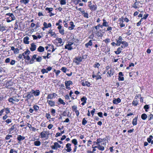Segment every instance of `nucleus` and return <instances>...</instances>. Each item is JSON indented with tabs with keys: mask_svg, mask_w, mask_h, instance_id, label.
Masks as SVG:
<instances>
[{
	"mask_svg": "<svg viewBox=\"0 0 153 153\" xmlns=\"http://www.w3.org/2000/svg\"><path fill=\"white\" fill-rule=\"evenodd\" d=\"M5 17L7 22H10L16 19L13 13H8L5 15Z\"/></svg>",
	"mask_w": 153,
	"mask_h": 153,
	"instance_id": "1",
	"label": "nucleus"
},
{
	"mask_svg": "<svg viewBox=\"0 0 153 153\" xmlns=\"http://www.w3.org/2000/svg\"><path fill=\"white\" fill-rule=\"evenodd\" d=\"M88 7H89L90 10L92 11H95L97 9V5L96 4H92L91 1L88 2Z\"/></svg>",
	"mask_w": 153,
	"mask_h": 153,
	"instance_id": "2",
	"label": "nucleus"
},
{
	"mask_svg": "<svg viewBox=\"0 0 153 153\" xmlns=\"http://www.w3.org/2000/svg\"><path fill=\"white\" fill-rule=\"evenodd\" d=\"M30 53V51L28 49H27L22 54H19L17 57L19 59V60H20L22 59L23 56L24 58V56L25 55H29Z\"/></svg>",
	"mask_w": 153,
	"mask_h": 153,
	"instance_id": "3",
	"label": "nucleus"
},
{
	"mask_svg": "<svg viewBox=\"0 0 153 153\" xmlns=\"http://www.w3.org/2000/svg\"><path fill=\"white\" fill-rule=\"evenodd\" d=\"M82 61L81 58L80 56L76 57L74 58L73 62L77 65H78Z\"/></svg>",
	"mask_w": 153,
	"mask_h": 153,
	"instance_id": "4",
	"label": "nucleus"
},
{
	"mask_svg": "<svg viewBox=\"0 0 153 153\" xmlns=\"http://www.w3.org/2000/svg\"><path fill=\"white\" fill-rule=\"evenodd\" d=\"M65 84L66 88L68 90H70L71 89L70 85H72L73 82L71 80L66 81L65 82Z\"/></svg>",
	"mask_w": 153,
	"mask_h": 153,
	"instance_id": "5",
	"label": "nucleus"
},
{
	"mask_svg": "<svg viewBox=\"0 0 153 153\" xmlns=\"http://www.w3.org/2000/svg\"><path fill=\"white\" fill-rule=\"evenodd\" d=\"M32 93L31 92H27L26 93V95L24 97L23 96V98H26V99L25 100V101H27L29 100L30 99L31 97L33 96L32 94Z\"/></svg>",
	"mask_w": 153,
	"mask_h": 153,
	"instance_id": "6",
	"label": "nucleus"
},
{
	"mask_svg": "<svg viewBox=\"0 0 153 153\" xmlns=\"http://www.w3.org/2000/svg\"><path fill=\"white\" fill-rule=\"evenodd\" d=\"M71 108L72 111L75 112L76 116L78 117L79 114V111L77 110V106L74 105L72 106Z\"/></svg>",
	"mask_w": 153,
	"mask_h": 153,
	"instance_id": "7",
	"label": "nucleus"
},
{
	"mask_svg": "<svg viewBox=\"0 0 153 153\" xmlns=\"http://www.w3.org/2000/svg\"><path fill=\"white\" fill-rule=\"evenodd\" d=\"M123 38L121 36H119L118 38L117 37L116 39V45L117 46H120L123 41Z\"/></svg>",
	"mask_w": 153,
	"mask_h": 153,
	"instance_id": "8",
	"label": "nucleus"
},
{
	"mask_svg": "<svg viewBox=\"0 0 153 153\" xmlns=\"http://www.w3.org/2000/svg\"><path fill=\"white\" fill-rule=\"evenodd\" d=\"M58 26L57 28L59 30V33L62 35H64L65 34V30L64 27L62 26V25Z\"/></svg>",
	"mask_w": 153,
	"mask_h": 153,
	"instance_id": "9",
	"label": "nucleus"
},
{
	"mask_svg": "<svg viewBox=\"0 0 153 153\" xmlns=\"http://www.w3.org/2000/svg\"><path fill=\"white\" fill-rule=\"evenodd\" d=\"M44 27H42V29L43 30H45L46 28L51 27L52 26L51 24L50 23H49L48 24L45 22H44L43 23Z\"/></svg>",
	"mask_w": 153,
	"mask_h": 153,
	"instance_id": "10",
	"label": "nucleus"
},
{
	"mask_svg": "<svg viewBox=\"0 0 153 153\" xmlns=\"http://www.w3.org/2000/svg\"><path fill=\"white\" fill-rule=\"evenodd\" d=\"M52 69V68L51 67L49 66L46 69L42 68L41 70V72L43 74L45 73H47L48 71H51Z\"/></svg>",
	"mask_w": 153,
	"mask_h": 153,
	"instance_id": "11",
	"label": "nucleus"
},
{
	"mask_svg": "<svg viewBox=\"0 0 153 153\" xmlns=\"http://www.w3.org/2000/svg\"><path fill=\"white\" fill-rule=\"evenodd\" d=\"M61 147V146L57 142H55L54 143V145L51 146V147L52 149L57 150L58 148H60Z\"/></svg>",
	"mask_w": 153,
	"mask_h": 153,
	"instance_id": "12",
	"label": "nucleus"
},
{
	"mask_svg": "<svg viewBox=\"0 0 153 153\" xmlns=\"http://www.w3.org/2000/svg\"><path fill=\"white\" fill-rule=\"evenodd\" d=\"M47 131H43L40 133L41 138H45L47 139L48 138V134H47Z\"/></svg>",
	"mask_w": 153,
	"mask_h": 153,
	"instance_id": "13",
	"label": "nucleus"
},
{
	"mask_svg": "<svg viewBox=\"0 0 153 153\" xmlns=\"http://www.w3.org/2000/svg\"><path fill=\"white\" fill-rule=\"evenodd\" d=\"M25 137L22 136L21 135H19L17 136V139L19 143L20 144L22 143L21 141L25 139Z\"/></svg>",
	"mask_w": 153,
	"mask_h": 153,
	"instance_id": "14",
	"label": "nucleus"
},
{
	"mask_svg": "<svg viewBox=\"0 0 153 153\" xmlns=\"http://www.w3.org/2000/svg\"><path fill=\"white\" fill-rule=\"evenodd\" d=\"M100 73L99 71L97 74V75H95L94 74V72H93V74L92 75V77L93 78H95V79L96 80H98L99 79H101L102 78L100 75H99V74Z\"/></svg>",
	"mask_w": 153,
	"mask_h": 153,
	"instance_id": "15",
	"label": "nucleus"
},
{
	"mask_svg": "<svg viewBox=\"0 0 153 153\" xmlns=\"http://www.w3.org/2000/svg\"><path fill=\"white\" fill-rule=\"evenodd\" d=\"M124 74L122 72H120L118 73V80L119 81H123L124 80V78L123 77Z\"/></svg>",
	"mask_w": 153,
	"mask_h": 153,
	"instance_id": "16",
	"label": "nucleus"
},
{
	"mask_svg": "<svg viewBox=\"0 0 153 153\" xmlns=\"http://www.w3.org/2000/svg\"><path fill=\"white\" fill-rule=\"evenodd\" d=\"M13 84V82L12 80H10L8 81L6 84V87L7 88H10V86H12Z\"/></svg>",
	"mask_w": 153,
	"mask_h": 153,
	"instance_id": "17",
	"label": "nucleus"
},
{
	"mask_svg": "<svg viewBox=\"0 0 153 153\" xmlns=\"http://www.w3.org/2000/svg\"><path fill=\"white\" fill-rule=\"evenodd\" d=\"M36 48V45L34 43H32L30 44V49L31 51L33 52L35 51Z\"/></svg>",
	"mask_w": 153,
	"mask_h": 153,
	"instance_id": "18",
	"label": "nucleus"
},
{
	"mask_svg": "<svg viewBox=\"0 0 153 153\" xmlns=\"http://www.w3.org/2000/svg\"><path fill=\"white\" fill-rule=\"evenodd\" d=\"M53 8L52 7L48 8V7H47L45 8V10L48 11V13H50V16H53L54 15V13L51 12L53 11Z\"/></svg>",
	"mask_w": 153,
	"mask_h": 153,
	"instance_id": "19",
	"label": "nucleus"
},
{
	"mask_svg": "<svg viewBox=\"0 0 153 153\" xmlns=\"http://www.w3.org/2000/svg\"><path fill=\"white\" fill-rule=\"evenodd\" d=\"M81 84L83 86H87L88 87H90L91 85L90 82L87 81H83L82 82Z\"/></svg>",
	"mask_w": 153,
	"mask_h": 153,
	"instance_id": "20",
	"label": "nucleus"
},
{
	"mask_svg": "<svg viewBox=\"0 0 153 153\" xmlns=\"http://www.w3.org/2000/svg\"><path fill=\"white\" fill-rule=\"evenodd\" d=\"M121 44H122V45L120 47L124 49L127 47L128 45V43L125 41H123Z\"/></svg>",
	"mask_w": 153,
	"mask_h": 153,
	"instance_id": "21",
	"label": "nucleus"
},
{
	"mask_svg": "<svg viewBox=\"0 0 153 153\" xmlns=\"http://www.w3.org/2000/svg\"><path fill=\"white\" fill-rule=\"evenodd\" d=\"M114 69L111 68L109 71H108L107 72V74H108L107 76V77H111L112 76L114 75Z\"/></svg>",
	"mask_w": 153,
	"mask_h": 153,
	"instance_id": "22",
	"label": "nucleus"
},
{
	"mask_svg": "<svg viewBox=\"0 0 153 153\" xmlns=\"http://www.w3.org/2000/svg\"><path fill=\"white\" fill-rule=\"evenodd\" d=\"M94 148H97L99 150L101 151H103L105 149L104 147L101 145L100 144H99L97 146H94Z\"/></svg>",
	"mask_w": 153,
	"mask_h": 153,
	"instance_id": "23",
	"label": "nucleus"
},
{
	"mask_svg": "<svg viewBox=\"0 0 153 153\" xmlns=\"http://www.w3.org/2000/svg\"><path fill=\"white\" fill-rule=\"evenodd\" d=\"M47 102L50 106L51 107H53L55 105V102L54 101L52 100H48Z\"/></svg>",
	"mask_w": 153,
	"mask_h": 153,
	"instance_id": "24",
	"label": "nucleus"
},
{
	"mask_svg": "<svg viewBox=\"0 0 153 153\" xmlns=\"http://www.w3.org/2000/svg\"><path fill=\"white\" fill-rule=\"evenodd\" d=\"M7 27L4 26L3 23L0 22V31L3 32L6 30Z\"/></svg>",
	"mask_w": 153,
	"mask_h": 153,
	"instance_id": "25",
	"label": "nucleus"
},
{
	"mask_svg": "<svg viewBox=\"0 0 153 153\" xmlns=\"http://www.w3.org/2000/svg\"><path fill=\"white\" fill-rule=\"evenodd\" d=\"M71 143H68L66 145V148H67L66 149V151L68 152H70L72 149L71 148Z\"/></svg>",
	"mask_w": 153,
	"mask_h": 153,
	"instance_id": "26",
	"label": "nucleus"
},
{
	"mask_svg": "<svg viewBox=\"0 0 153 153\" xmlns=\"http://www.w3.org/2000/svg\"><path fill=\"white\" fill-rule=\"evenodd\" d=\"M103 22L102 25H101V26L102 28L104 26L105 27H107V26H108V22L104 18L102 20Z\"/></svg>",
	"mask_w": 153,
	"mask_h": 153,
	"instance_id": "27",
	"label": "nucleus"
},
{
	"mask_svg": "<svg viewBox=\"0 0 153 153\" xmlns=\"http://www.w3.org/2000/svg\"><path fill=\"white\" fill-rule=\"evenodd\" d=\"M138 116L135 117L133 119L132 121V124L133 126H136L137 124V119Z\"/></svg>",
	"mask_w": 153,
	"mask_h": 153,
	"instance_id": "28",
	"label": "nucleus"
},
{
	"mask_svg": "<svg viewBox=\"0 0 153 153\" xmlns=\"http://www.w3.org/2000/svg\"><path fill=\"white\" fill-rule=\"evenodd\" d=\"M31 92L32 93L34 94V95L35 96H37L39 95L40 92L39 90H36L35 91H34L33 90H32Z\"/></svg>",
	"mask_w": 153,
	"mask_h": 153,
	"instance_id": "29",
	"label": "nucleus"
},
{
	"mask_svg": "<svg viewBox=\"0 0 153 153\" xmlns=\"http://www.w3.org/2000/svg\"><path fill=\"white\" fill-rule=\"evenodd\" d=\"M92 40H90L87 43L85 44V46L86 48H89V46H91L93 45Z\"/></svg>",
	"mask_w": 153,
	"mask_h": 153,
	"instance_id": "30",
	"label": "nucleus"
},
{
	"mask_svg": "<svg viewBox=\"0 0 153 153\" xmlns=\"http://www.w3.org/2000/svg\"><path fill=\"white\" fill-rule=\"evenodd\" d=\"M69 24L71 26H70L68 27V28L69 30H71L74 29V27H75V25H74L73 22L72 21H71V22H70Z\"/></svg>",
	"mask_w": 153,
	"mask_h": 153,
	"instance_id": "31",
	"label": "nucleus"
},
{
	"mask_svg": "<svg viewBox=\"0 0 153 153\" xmlns=\"http://www.w3.org/2000/svg\"><path fill=\"white\" fill-rule=\"evenodd\" d=\"M121 102V99L119 98H118L117 99H114L113 101V103L114 104H117L120 102Z\"/></svg>",
	"mask_w": 153,
	"mask_h": 153,
	"instance_id": "32",
	"label": "nucleus"
},
{
	"mask_svg": "<svg viewBox=\"0 0 153 153\" xmlns=\"http://www.w3.org/2000/svg\"><path fill=\"white\" fill-rule=\"evenodd\" d=\"M37 56V54H34L33 56L30 61V64H33L34 62V60L36 59Z\"/></svg>",
	"mask_w": 153,
	"mask_h": 153,
	"instance_id": "33",
	"label": "nucleus"
},
{
	"mask_svg": "<svg viewBox=\"0 0 153 153\" xmlns=\"http://www.w3.org/2000/svg\"><path fill=\"white\" fill-rule=\"evenodd\" d=\"M29 38L28 36H26L23 39V42L25 44H28L29 43Z\"/></svg>",
	"mask_w": 153,
	"mask_h": 153,
	"instance_id": "34",
	"label": "nucleus"
},
{
	"mask_svg": "<svg viewBox=\"0 0 153 153\" xmlns=\"http://www.w3.org/2000/svg\"><path fill=\"white\" fill-rule=\"evenodd\" d=\"M122 48H121V47H120L118 48L117 49V51H114V53L116 54L117 55H118L120 53H121L122 52Z\"/></svg>",
	"mask_w": 153,
	"mask_h": 153,
	"instance_id": "35",
	"label": "nucleus"
},
{
	"mask_svg": "<svg viewBox=\"0 0 153 153\" xmlns=\"http://www.w3.org/2000/svg\"><path fill=\"white\" fill-rule=\"evenodd\" d=\"M45 51L44 47L41 46H40L37 48V51L40 53L43 52Z\"/></svg>",
	"mask_w": 153,
	"mask_h": 153,
	"instance_id": "36",
	"label": "nucleus"
},
{
	"mask_svg": "<svg viewBox=\"0 0 153 153\" xmlns=\"http://www.w3.org/2000/svg\"><path fill=\"white\" fill-rule=\"evenodd\" d=\"M139 100H134L132 102V104L133 105L135 106H137L138 105Z\"/></svg>",
	"mask_w": 153,
	"mask_h": 153,
	"instance_id": "37",
	"label": "nucleus"
},
{
	"mask_svg": "<svg viewBox=\"0 0 153 153\" xmlns=\"http://www.w3.org/2000/svg\"><path fill=\"white\" fill-rule=\"evenodd\" d=\"M65 49H67L68 50L70 51L73 49V47L71 46L68 44H66L65 46Z\"/></svg>",
	"mask_w": 153,
	"mask_h": 153,
	"instance_id": "38",
	"label": "nucleus"
},
{
	"mask_svg": "<svg viewBox=\"0 0 153 153\" xmlns=\"http://www.w3.org/2000/svg\"><path fill=\"white\" fill-rule=\"evenodd\" d=\"M33 144L35 146H38L41 145V142L40 141L37 140L34 141Z\"/></svg>",
	"mask_w": 153,
	"mask_h": 153,
	"instance_id": "39",
	"label": "nucleus"
},
{
	"mask_svg": "<svg viewBox=\"0 0 153 153\" xmlns=\"http://www.w3.org/2000/svg\"><path fill=\"white\" fill-rule=\"evenodd\" d=\"M81 12L84 17L86 18H88V14L87 12H85L84 10L81 11Z\"/></svg>",
	"mask_w": 153,
	"mask_h": 153,
	"instance_id": "40",
	"label": "nucleus"
},
{
	"mask_svg": "<svg viewBox=\"0 0 153 153\" xmlns=\"http://www.w3.org/2000/svg\"><path fill=\"white\" fill-rule=\"evenodd\" d=\"M51 110V115L53 116H55L56 114V110L53 108H52Z\"/></svg>",
	"mask_w": 153,
	"mask_h": 153,
	"instance_id": "41",
	"label": "nucleus"
},
{
	"mask_svg": "<svg viewBox=\"0 0 153 153\" xmlns=\"http://www.w3.org/2000/svg\"><path fill=\"white\" fill-rule=\"evenodd\" d=\"M95 34L98 37H102V33L100 31L97 30L95 32Z\"/></svg>",
	"mask_w": 153,
	"mask_h": 153,
	"instance_id": "42",
	"label": "nucleus"
},
{
	"mask_svg": "<svg viewBox=\"0 0 153 153\" xmlns=\"http://www.w3.org/2000/svg\"><path fill=\"white\" fill-rule=\"evenodd\" d=\"M141 117L143 120H145L147 118V115L146 114L143 113L141 115Z\"/></svg>",
	"mask_w": 153,
	"mask_h": 153,
	"instance_id": "43",
	"label": "nucleus"
},
{
	"mask_svg": "<svg viewBox=\"0 0 153 153\" xmlns=\"http://www.w3.org/2000/svg\"><path fill=\"white\" fill-rule=\"evenodd\" d=\"M6 96L4 97V96L2 95H0V104L2 103L3 101L5 99Z\"/></svg>",
	"mask_w": 153,
	"mask_h": 153,
	"instance_id": "44",
	"label": "nucleus"
},
{
	"mask_svg": "<svg viewBox=\"0 0 153 153\" xmlns=\"http://www.w3.org/2000/svg\"><path fill=\"white\" fill-rule=\"evenodd\" d=\"M73 94V93L72 91V90H71L70 91L69 94L72 100H74L75 99L74 98L75 95L74 94L72 95Z\"/></svg>",
	"mask_w": 153,
	"mask_h": 153,
	"instance_id": "45",
	"label": "nucleus"
},
{
	"mask_svg": "<svg viewBox=\"0 0 153 153\" xmlns=\"http://www.w3.org/2000/svg\"><path fill=\"white\" fill-rule=\"evenodd\" d=\"M29 2V0H20V2L21 4L26 5Z\"/></svg>",
	"mask_w": 153,
	"mask_h": 153,
	"instance_id": "46",
	"label": "nucleus"
},
{
	"mask_svg": "<svg viewBox=\"0 0 153 153\" xmlns=\"http://www.w3.org/2000/svg\"><path fill=\"white\" fill-rule=\"evenodd\" d=\"M56 40L58 42V43L61 45H63V44H62V41L61 38L57 37L56 39Z\"/></svg>",
	"mask_w": 153,
	"mask_h": 153,
	"instance_id": "47",
	"label": "nucleus"
},
{
	"mask_svg": "<svg viewBox=\"0 0 153 153\" xmlns=\"http://www.w3.org/2000/svg\"><path fill=\"white\" fill-rule=\"evenodd\" d=\"M100 64L99 63L97 62H96L93 65V67L94 68H97L99 69V67L100 66Z\"/></svg>",
	"mask_w": 153,
	"mask_h": 153,
	"instance_id": "48",
	"label": "nucleus"
},
{
	"mask_svg": "<svg viewBox=\"0 0 153 153\" xmlns=\"http://www.w3.org/2000/svg\"><path fill=\"white\" fill-rule=\"evenodd\" d=\"M58 101L59 103L60 104H62L63 105H65V103L64 101V100H62L61 98H59L58 99Z\"/></svg>",
	"mask_w": 153,
	"mask_h": 153,
	"instance_id": "49",
	"label": "nucleus"
},
{
	"mask_svg": "<svg viewBox=\"0 0 153 153\" xmlns=\"http://www.w3.org/2000/svg\"><path fill=\"white\" fill-rule=\"evenodd\" d=\"M139 2L136 1L132 6V7L135 9L138 8V6L139 5Z\"/></svg>",
	"mask_w": 153,
	"mask_h": 153,
	"instance_id": "50",
	"label": "nucleus"
},
{
	"mask_svg": "<svg viewBox=\"0 0 153 153\" xmlns=\"http://www.w3.org/2000/svg\"><path fill=\"white\" fill-rule=\"evenodd\" d=\"M48 46H49V48H50V49H52V52H54L55 49L54 48V46L53 45H51V44H48Z\"/></svg>",
	"mask_w": 153,
	"mask_h": 153,
	"instance_id": "51",
	"label": "nucleus"
},
{
	"mask_svg": "<svg viewBox=\"0 0 153 153\" xmlns=\"http://www.w3.org/2000/svg\"><path fill=\"white\" fill-rule=\"evenodd\" d=\"M33 108L34 110L36 112H37L38 111V110L39 109V107L37 105H34L33 106Z\"/></svg>",
	"mask_w": 153,
	"mask_h": 153,
	"instance_id": "52",
	"label": "nucleus"
},
{
	"mask_svg": "<svg viewBox=\"0 0 153 153\" xmlns=\"http://www.w3.org/2000/svg\"><path fill=\"white\" fill-rule=\"evenodd\" d=\"M104 139H102L100 138H98L97 139V144H100L103 140H104Z\"/></svg>",
	"mask_w": 153,
	"mask_h": 153,
	"instance_id": "53",
	"label": "nucleus"
},
{
	"mask_svg": "<svg viewBox=\"0 0 153 153\" xmlns=\"http://www.w3.org/2000/svg\"><path fill=\"white\" fill-rule=\"evenodd\" d=\"M4 111H5L6 114H7L10 113V108H4Z\"/></svg>",
	"mask_w": 153,
	"mask_h": 153,
	"instance_id": "54",
	"label": "nucleus"
},
{
	"mask_svg": "<svg viewBox=\"0 0 153 153\" xmlns=\"http://www.w3.org/2000/svg\"><path fill=\"white\" fill-rule=\"evenodd\" d=\"M153 137L152 135H150L149 136V137L147 138V141L149 143H151L152 142V140L153 139Z\"/></svg>",
	"mask_w": 153,
	"mask_h": 153,
	"instance_id": "55",
	"label": "nucleus"
},
{
	"mask_svg": "<svg viewBox=\"0 0 153 153\" xmlns=\"http://www.w3.org/2000/svg\"><path fill=\"white\" fill-rule=\"evenodd\" d=\"M80 100L81 102L86 103L87 98H86V97L85 96H83L81 98Z\"/></svg>",
	"mask_w": 153,
	"mask_h": 153,
	"instance_id": "56",
	"label": "nucleus"
},
{
	"mask_svg": "<svg viewBox=\"0 0 153 153\" xmlns=\"http://www.w3.org/2000/svg\"><path fill=\"white\" fill-rule=\"evenodd\" d=\"M103 41L104 42L105 44H107L108 43L110 42L111 41L110 38H107L103 40Z\"/></svg>",
	"mask_w": 153,
	"mask_h": 153,
	"instance_id": "57",
	"label": "nucleus"
},
{
	"mask_svg": "<svg viewBox=\"0 0 153 153\" xmlns=\"http://www.w3.org/2000/svg\"><path fill=\"white\" fill-rule=\"evenodd\" d=\"M100 27L102 28L101 26V25L100 24H98L97 25L94 27L95 29L96 30V31H97L99 29Z\"/></svg>",
	"mask_w": 153,
	"mask_h": 153,
	"instance_id": "58",
	"label": "nucleus"
},
{
	"mask_svg": "<svg viewBox=\"0 0 153 153\" xmlns=\"http://www.w3.org/2000/svg\"><path fill=\"white\" fill-rule=\"evenodd\" d=\"M14 99H13V97H10L8 99V101L9 102L11 103H12V104H14V102H13V101H14Z\"/></svg>",
	"mask_w": 153,
	"mask_h": 153,
	"instance_id": "59",
	"label": "nucleus"
},
{
	"mask_svg": "<svg viewBox=\"0 0 153 153\" xmlns=\"http://www.w3.org/2000/svg\"><path fill=\"white\" fill-rule=\"evenodd\" d=\"M108 27L107 28V30H105L106 31H109V33H111V31L112 30V27L111 26H107Z\"/></svg>",
	"mask_w": 153,
	"mask_h": 153,
	"instance_id": "60",
	"label": "nucleus"
},
{
	"mask_svg": "<svg viewBox=\"0 0 153 153\" xmlns=\"http://www.w3.org/2000/svg\"><path fill=\"white\" fill-rule=\"evenodd\" d=\"M46 98L47 99H50L51 100L53 98L52 94H49Z\"/></svg>",
	"mask_w": 153,
	"mask_h": 153,
	"instance_id": "61",
	"label": "nucleus"
},
{
	"mask_svg": "<svg viewBox=\"0 0 153 153\" xmlns=\"http://www.w3.org/2000/svg\"><path fill=\"white\" fill-rule=\"evenodd\" d=\"M15 124H14L8 130L9 131V132H10L14 129L15 128Z\"/></svg>",
	"mask_w": 153,
	"mask_h": 153,
	"instance_id": "62",
	"label": "nucleus"
},
{
	"mask_svg": "<svg viewBox=\"0 0 153 153\" xmlns=\"http://www.w3.org/2000/svg\"><path fill=\"white\" fill-rule=\"evenodd\" d=\"M71 142L75 146H76L78 142L76 139H73L72 140Z\"/></svg>",
	"mask_w": 153,
	"mask_h": 153,
	"instance_id": "63",
	"label": "nucleus"
},
{
	"mask_svg": "<svg viewBox=\"0 0 153 153\" xmlns=\"http://www.w3.org/2000/svg\"><path fill=\"white\" fill-rule=\"evenodd\" d=\"M87 121L86 120L85 118H83L82 119V125L85 126L87 123Z\"/></svg>",
	"mask_w": 153,
	"mask_h": 153,
	"instance_id": "64",
	"label": "nucleus"
}]
</instances>
